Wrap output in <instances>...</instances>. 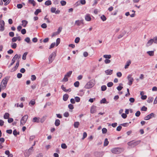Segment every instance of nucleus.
I'll list each match as a JSON object with an SVG mask.
<instances>
[{
    "label": "nucleus",
    "instance_id": "dca6fc26",
    "mask_svg": "<svg viewBox=\"0 0 157 157\" xmlns=\"http://www.w3.org/2000/svg\"><path fill=\"white\" fill-rule=\"evenodd\" d=\"M22 24L21 25L24 27L26 26L27 24L28 23V21H27L25 20H23L22 21Z\"/></svg>",
    "mask_w": 157,
    "mask_h": 157
},
{
    "label": "nucleus",
    "instance_id": "1a4fd4ad",
    "mask_svg": "<svg viewBox=\"0 0 157 157\" xmlns=\"http://www.w3.org/2000/svg\"><path fill=\"white\" fill-rule=\"evenodd\" d=\"M5 25L4 22L3 21L0 20V27L1 28L0 30L1 31H3L4 30V26Z\"/></svg>",
    "mask_w": 157,
    "mask_h": 157
},
{
    "label": "nucleus",
    "instance_id": "bb28decb",
    "mask_svg": "<svg viewBox=\"0 0 157 157\" xmlns=\"http://www.w3.org/2000/svg\"><path fill=\"white\" fill-rule=\"evenodd\" d=\"M79 125V123L78 122H75L74 123V125L75 128H78V126Z\"/></svg>",
    "mask_w": 157,
    "mask_h": 157
},
{
    "label": "nucleus",
    "instance_id": "864d4df0",
    "mask_svg": "<svg viewBox=\"0 0 157 157\" xmlns=\"http://www.w3.org/2000/svg\"><path fill=\"white\" fill-rule=\"evenodd\" d=\"M140 112L139 111H138L135 113V116L136 117H138L140 116Z\"/></svg>",
    "mask_w": 157,
    "mask_h": 157
},
{
    "label": "nucleus",
    "instance_id": "338daca9",
    "mask_svg": "<svg viewBox=\"0 0 157 157\" xmlns=\"http://www.w3.org/2000/svg\"><path fill=\"white\" fill-rule=\"evenodd\" d=\"M63 115L65 117H67L69 116V113L68 112H66L63 114Z\"/></svg>",
    "mask_w": 157,
    "mask_h": 157
},
{
    "label": "nucleus",
    "instance_id": "423d86ee",
    "mask_svg": "<svg viewBox=\"0 0 157 157\" xmlns=\"http://www.w3.org/2000/svg\"><path fill=\"white\" fill-rule=\"evenodd\" d=\"M121 151V149L119 148H115L112 149L111 151L112 153L114 154H118Z\"/></svg>",
    "mask_w": 157,
    "mask_h": 157
},
{
    "label": "nucleus",
    "instance_id": "a878e982",
    "mask_svg": "<svg viewBox=\"0 0 157 157\" xmlns=\"http://www.w3.org/2000/svg\"><path fill=\"white\" fill-rule=\"evenodd\" d=\"M147 53L150 56H153L154 55V51H149L147 52Z\"/></svg>",
    "mask_w": 157,
    "mask_h": 157
},
{
    "label": "nucleus",
    "instance_id": "4c0bfd02",
    "mask_svg": "<svg viewBox=\"0 0 157 157\" xmlns=\"http://www.w3.org/2000/svg\"><path fill=\"white\" fill-rule=\"evenodd\" d=\"M27 52H25L24 53L22 56V59L23 60H25L26 59V57L27 55Z\"/></svg>",
    "mask_w": 157,
    "mask_h": 157
},
{
    "label": "nucleus",
    "instance_id": "cd10ccee",
    "mask_svg": "<svg viewBox=\"0 0 157 157\" xmlns=\"http://www.w3.org/2000/svg\"><path fill=\"white\" fill-rule=\"evenodd\" d=\"M131 62L130 61H128L126 63V64L124 68L125 69L127 68L130 64Z\"/></svg>",
    "mask_w": 157,
    "mask_h": 157
},
{
    "label": "nucleus",
    "instance_id": "603ef678",
    "mask_svg": "<svg viewBox=\"0 0 157 157\" xmlns=\"http://www.w3.org/2000/svg\"><path fill=\"white\" fill-rule=\"evenodd\" d=\"M88 55V53L86 52H83V56L85 57H87Z\"/></svg>",
    "mask_w": 157,
    "mask_h": 157
},
{
    "label": "nucleus",
    "instance_id": "6ab92c4d",
    "mask_svg": "<svg viewBox=\"0 0 157 157\" xmlns=\"http://www.w3.org/2000/svg\"><path fill=\"white\" fill-rule=\"evenodd\" d=\"M21 55H18L17 54H16L15 55L14 57L13 58V59L14 60L16 61L17 59H19L21 57Z\"/></svg>",
    "mask_w": 157,
    "mask_h": 157
},
{
    "label": "nucleus",
    "instance_id": "ea45409f",
    "mask_svg": "<svg viewBox=\"0 0 157 157\" xmlns=\"http://www.w3.org/2000/svg\"><path fill=\"white\" fill-rule=\"evenodd\" d=\"M101 18L103 21H105L106 19V17L104 15H102L101 17Z\"/></svg>",
    "mask_w": 157,
    "mask_h": 157
},
{
    "label": "nucleus",
    "instance_id": "6e6d98bb",
    "mask_svg": "<svg viewBox=\"0 0 157 157\" xmlns=\"http://www.w3.org/2000/svg\"><path fill=\"white\" fill-rule=\"evenodd\" d=\"M129 101L131 103H133L135 101V99L134 98H130L129 99Z\"/></svg>",
    "mask_w": 157,
    "mask_h": 157
},
{
    "label": "nucleus",
    "instance_id": "aec40b11",
    "mask_svg": "<svg viewBox=\"0 0 157 157\" xmlns=\"http://www.w3.org/2000/svg\"><path fill=\"white\" fill-rule=\"evenodd\" d=\"M68 97H69V96L67 94H64L63 96V100L64 101H66L67 100V99L68 98Z\"/></svg>",
    "mask_w": 157,
    "mask_h": 157
},
{
    "label": "nucleus",
    "instance_id": "ddd939ff",
    "mask_svg": "<svg viewBox=\"0 0 157 157\" xmlns=\"http://www.w3.org/2000/svg\"><path fill=\"white\" fill-rule=\"evenodd\" d=\"M40 118L37 117H35L32 120V121L33 122L39 123L40 122Z\"/></svg>",
    "mask_w": 157,
    "mask_h": 157
},
{
    "label": "nucleus",
    "instance_id": "c9c22d12",
    "mask_svg": "<svg viewBox=\"0 0 157 157\" xmlns=\"http://www.w3.org/2000/svg\"><path fill=\"white\" fill-rule=\"evenodd\" d=\"M56 10V8L55 7H52L51 8V11L52 13H55Z\"/></svg>",
    "mask_w": 157,
    "mask_h": 157
},
{
    "label": "nucleus",
    "instance_id": "f3484780",
    "mask_svg": "<svg viewBox=\"0 0 157 157\" xmlns=\"http://www.w3.org/2000/svg\"><path fill=\"white\" fill-rule=\"evenodd\" d=\"M96 107L94 106H92L90 109V112L92 113H94L96 112Z\"/></svg>",
    "mask_w": 157,
    "mask_h": 157
},
{
    "label": "nucleus",
    "instance_id": "a211bd4d",
    "mask_svg": "<svg viewBox=\"0 0 157 157\" xmlns=\"http://www.w3.org/2000/svg\"><path fill=\"white\" fill-rule=\"evenodd\" d=\"M126 32L125 31H123L122 32V33H121V34L119 35L118 36V39H120L122 37H123L124 35L126 34Z\"/></svg>",
    "mask_w": 157,
    "mask_h": 157
},
{
    "label": "nucleus",
    "instance_id": "774afa93",
    "mask_svg": "<svg viewBox=\"0 0 157 157\" xmlns=\"http://www.w3.org/2000/svg\"><path fill=\"white\" fill-rule=\"evenodd\" d=\"M153 40H154L153 42L157 44V36L154 37Z\"/></svg>",
    "mask_w": 157,
    "mask_h": 157
},
{
    "label": "nucleus",
    "instance_id": "6e6552de",
    "mask_svg": "<svg viewBox=\"0 0 157 157\" xmlns=\"http://www.w3.org/2000/svg\"><path fill=\"white\" fill-rule=\"evenodd\" d=\"M85 19L86 21H90L92 19L91 15L88 13L86 14L85 16Z\"/></svg>",
    "mask_w": 157,
    "mask_h": 157
},
{
    "label": "nucleus",
    "instance_id": "69168bd1",
    "mask_svg": "<svg viewBox=\"0 0 157 157\" xmlns=\"http://www.w3.org/2000/svg\"><path fill=\"white\" fill-rule=\"evenodd\" d=\"M111 61L109 59H106L105 60V63L106 64H108L110 63Z\"/></svg>",
    "mask_w": 157,
    "mask_h": 157
},
{
    "label": "nucleus",
    "instance_id": "c756f323",
    "mask_svg": "<svg viewBox=\"0 0 157 157\" xmlns=\"http://www.w3.org/2000/svg\"><path fill=\"white\" fill-rule=\"evenodd\" d=\"M109 144V141H108V139L106 138L105 140L104 145L105 146H107Z\"/></svg>",
    "mask_w": 157,
    "mask_h": 157
},
{
    "label": "nucleus",
    "instance_id": "58836bf2",
    "mask_svg": "<svg viewBox=\"0 0 157 157\" xmlns=\"http://www.w3.org/2000/svg\"><path fill=\"white\" fill-rule=\"evenodd\" d=\"M11 46L13 48H15L17 47V44L15 43H12L11 44Z\"/></svg>",
    "mask_w": 157,
    "mask_h": 157
},
{
    "label": "nucleus",
    "instance_id": "393cba45",
    "mask_svg": "<svg viewBox=\"0 0 157 157\" xmlns=\"http://www.w3.org/2000/svg\"><path fill=\"white\" fill-rule=\"evenodd\" d=\"M15 106H16V107H19L21 108H23V107L24 105L22 103H21L20 104H19L17 103V104H15Z\"/></svg>",
    "mask_w": 157,
    "mask_h": 157
},
{
    "label": "nucleus",
    "instance_id": "4d7b16f0",
    "mask_svg": "<svg viewBox=\"0 0 157 157\" xmlns=\"http://www.w3.org/2000/svg\"><path fill=\"white\" fill-rule=\"evenodd\" d=\"M61 88L64 91L66 92H67V90L65 88L64 86L63 85H62L61 86Z\"/></svg>",
    "mask_w": 157,
    "mask_h": 157
},
{
    "label": "nucleus",
    "instance_id": "473e14b6",
    "mask_svg": "<svg viewBox=\"0 0 157 157\" xmlns=\"http://www.w3.org/2000/svg\"><path fill=\"white\" fill-rule=\"evenodd\" d=\"M60 42V39L59 38H58L56 40V45L57 46L59 44Z\"/></svg>",
    "mask_w": 157,
    "mask_h": 157
},
{
    "label": "nucleus",
    "instance_id": "39448f33",
    "mask_svg": "<svg viewBox=\"0 0 157 157\" xmlns=\"http://www.w3.org/2000/svg\"><path fill=\"white\" fill-rule=\"evenodd\" d=\"M127 78L128 81V85L129 86H131L134 81V79L132 77V75H128L127 77Z\"/></svg>",
    "mask_w": 157,
    "mask_h": 157
},
{
    "label": "nucleus",
    "instance_id": "c85d7f7f",
    "mask_svg": "<svg viewBox=\"0 0 157 157\" xmlns=\"http://www.w3.org/2000/svg\"><path fill=\"white\" fill-rule=\"evenodd\" d=\"M60 121L58 120L57 119L55 123V124L56 126H58L60 124Z\"/></svg>",
    "mask_w": 157,
    "mask_h": 157
},
{
    "label": "nucleus",
    "instance_id": "f8f14e48",
    "mask_svg": "<svg viewBox=\"0 0 157 157\" xmlns=\"http://www.w3.org/2000/svg\"><path fill=\"white\" fill-rule=\"evenodd\" d=\"M83 23V20H76L75 22V25L78 26H80L81 24Z\"/></svg>",
    "mask_w": 157,
    "mask_h": 157
},
{
    "label": "nucleus",
    "instance_id": "8fccbe9b",
    "mask_svg": "<svg viewBox=\"0 0 157 157\" xmlns=\"http://www.w3.org/2000/svg\"><path fill=\"white\" fill-rule=\"evenodd\" d=\"M106 89V86H101V90L102 91H105Z\"/></svg>",
    "mask_w": 157,
    "mask_h": 157
},
{
    "label": "nucleus",
    "instance_id": "a19ab883",
    "mask_svg": "<svg viewBox=\"0 0 157 157\" xmlns=\"http://www.w3.org/2000/svg\"><path fill=\"white\" fill-rule=\"evenodd\" d=\"M79 85V83L78 81H76L74 83V85L76 87H78Z\"/></svg>",
    "mask_w": 157,
    "mask_h": 157
},
{
    "label": "nucleus",
    "instance_id": "13d9d810",
    "mask_svg": "<svg viewBox=\"0 0 157 157\" xmlns=\"http://www.w3.org/2000/svg\"><path fill=\"white\" fill-rule=\"evenodd\" d=\"M139 78L141 80H143L144 78V75L143 74H141L140 75V76L139 77Z\"/></svg>",
    "mask_w": 157,
    "mask_h": 157
},
{
    "label": "nucleus",
    "instance_id": "20e7f679",
    "mask_svg": "<svg viewBox=\"0 0 157 157\" xmlns=\"http://www.w3.org/2000/svg\"><path fill=\"white\" fill-rule=\"evenodd\" d=\"M56 55V53L55 52H53L50 55L48 58V63H51L55 59Z\"/></svg>",
    "mask_w": 157,
    "mask_h": 157
},
{
    "label": "nucleus",
    "instance_id": "de8ad7c7",
    "mask_svg": "<svg viewBox=\"0 0 157 157\" xmlns=\"http://www.w3.org/2000/svg\"><path fill=\"white\" fill-rule=\"evenodd\" d=\"M35 104V101L34 100H31L29 103V104H31L32 105H33Z\"/></svg>",
    "mask_w": 157,
    "mask_h": 157
},
{
    "label": "nucleus",
    "instance_id": "9d476101",
    "mask_svg": "<svg viewBox=\"0 0 157 157\" xmlns=\"http://www.w3.org/2000/svg\"><path fill=\"white\" fill-rule=\"evenodd\" d=\"M19 60H17L15 66L11 70V72H13L16 70L19 65Z\"/></svg>",
    "mask_w": 157,
    "mask_h": 157
},
{
    "label": "nucleus",
    "instance_id": "79ce46f5",
    "mask_svg": "<svg viewBox=\"0 0 157 157\" xmlns=\"http://www.w3.org/2000/svg\"><path fill=\"white\" fill-rule=\"evenodd\" d=\"M102 131L103 134H105L107 132V130L105 128H103L102 129Z\"/></svg>",
    "mask_w": 157,
    "mask_h": 157
},
{
    "label": "nucleus",
    "instance_id": "412c9836",
    "mask_svg": "<svg viewBox=\"0 0 157 157\" xmlns=\"http://www.w3.org/2000/svg\"><path fill=\"white\" fill-rule=\"evenodd\" d=\"M29 2L30 4H32L33 6L36 5V2L34 0H29Z\"/></svg>",
    "mask_w": 157,
    "mask_h": 157
},
{
    "label": "nucleus",
    "instance_id": "9b49d317",
    "mask_svg": "<svg viewBox=\"0 0 157 157\" xmlns=\"http://www.w3.org/2000/svg\"><path fill=\"white\" fill-rule=\"evenodd\" d=\"M140 141L138 140L135 142H132L129 143L128 144L129 145L136 146L139 144L140 143Z\"/></svg>",
    "mask_w": 157,
    "mask_h": 157
},
{
    "label": "nucleus",
    "instance_id": "e2e57ef3",
    "mask_svg": "<svg viewBox=\"0 0 157 157\" xmlns=\"http://www.w3.org/2000/svg\"><path fill=\"white\" fill-rule=\"evenodd\" d=\"M17 7L18 9H21L23 7V6L21 4H19L17 5Z\"/></svg>",
    "mask_w": 157,
    "mask_h": 157
},
{
    "label": "nucleus",
    "instance_id": "2f4dec72",
    "mask_svg": "<svg viewBox=\"0 0 157 157\" xmlns=\"http://www.w3.org/2000/svg\"><path fill=\"white\" fill-rule=\"evenodd\" d=\"M41 12L40 9H37L34 12V14L35 15H37L39 13Z\"/></svg>",
    "mask_w": 157,
    "mask_h": 157
},
{
    "label": "nucleus",
    "instance_id": "5701e85b",
    "mask_svg": "<svg viewBox=\"0 0 157 157\" xmlns=\"http://www.w3.org/2000/svg\"><path fill=\"white\" fill-rule=\"evenodd\" d=\"M10 114L8 113H6L4 115V118L5 119H8L9 117Z\"/></svg>",
    "mask_w": 157,
    "mask_h": 157
},
{
    "label": "nucleus",
    "instance_id": "680f3d73",
    "mask_svg": "<svg viewBox=\"0 0 157 157\" xmlns=\"http://www.w3.org/2000/svg\"><path fill=\"white\" fill-rule=\"evenodd\" d=\"M121 125L124 127H127L129 125V124L127 123H125L121 124Z\"/></svg>",
    "mask_w": 157,
    "mask_h": 157
},
{
    "label": "nucleus",
    "instance_id": "2eb2a0df",
    "mask_svg": "<svg viewBox=\"0 0 157 157\" xmlns=\"http://www.w3.org/2000/svg\"><path fill=\"white\" fill-rule=\"evenodd\" d=\"M153 39H151L149 40L146 44V46H149L151 45L153 42Z\"/></svg>",
    "mask_w": 157,
    "mask_h": 157
},
{
    "label": "nucleus",
    "instance_id": "a18cd8bd",
    "mask_svg": "<svg viewBox=\"0 0 157 157\" xmlns=\"http://www.w3.org/2000/svg\"><path fill=\"white\" fill-rule=\"evenodd\" d=\"M153 98H149L147 101L148 103H150L151 102L153 101Z\"/></svg>",
    "mask_w": 157,
    "mask_h": 157
},
{
    "label": "nucleus",
    "instance_id": "4be33fe9",
    "mask_svg": "<svg viewBox=\"0 0 157 157\" xmlns=\"http://www.w3.org/2000/svg\"><path fill=\"white\" fill-rule=\"evenodd\" d=\"M72 73V71H70L67 72L66 74L65 75L68 78H69L71 75Z\"/></svg>",
    "mask_w": 157,
    "mask_h": 157
},
{
    "label": "nucleus",
    "instance_id": "72a5a7b5",
    "mask_svg": "<svg viewBox=\"0 0 157 157\" xmlns=\"http://www.w3.org/2000/svg\"><path fill=\"white\" fill-rule=\"evenodd\" d=\"M75 101L77 102H78L80 101V99L79 97H76L75 98Z\"/></svg>",
    "mask_w": 157,
    "mask_h": 157
},
{
    "label": "nucleus",
    "instance_id": "e433bc0d",
    "mask_svg": "<svg viewBox=\"0 0 157 157\" xmlns=\"http://www.w3.org/2000/svg\"><path fill=\"white\" fill-rule=\"evenodd\" d=\"M68 81V78L65 75L64 78L62 80V82H67Z\"/></svg>",
    "mask_w": 157,
    "mask_h": 157
},
{
    "label": "nucleus",
    "instance_id": "052dcab7",
    "mask_svg": "<svg viewBox=\"0 0 157 157\" xmlns=\"http://www.w3.org/2000/svg\"><path fill=\"white\" fill-rule=\"evenodd\" d=\"M80 40V38L79 37H77L75 38V42L76 43H78Z\"/></svg>",
    "mask_w": 157,
    "mask_h": 157
},
{
    "label": "nucleus",
    "instance_id": "f257e3e1",
    "mask_svg": "<svg viewBox=\"0 0 157 157\" xmlns=\"http://www.w3.org/2000/svg\"><path fill=\"white\" fill-rule=\"evenodd\" d=\"M8 81V79L6 78H4L1 82L0 86V92L2 90H4L6 87L7 83Z\"/></svg>",
    "mask_w": 157,
    "mask_h": 157
},
{
    "label": "nucleus",
    "instance_id": "37998d69",
    "mask_svg": "<svg viewBox=\"0 0 157 157\" xmlns=\"http://www.w3.org/2000/svg\"><path fill=\"white\" fill-rule=\"evenodd\" d=\"M61 147L63 149H66L67 146L65 144H62L61 145Z\"/></svg>",
    "mask_w": 157,
    "mask_h": 157
},
{
    "label": "nucleus",
    "instance_id": "bf43d9fd",
    "mask_svg": "<svg viewBox=\"0 0 157 157\" xmlns=\"http://www.w3.org/2000/svg\"><path fill=\"white\" fill-rule=\"evenodd\" d=\"M113 85V83L112 82H109L107 83V86L109 87H111Z\"/></svg>",
    "mask_w": 157,
    "mask_h": 157
},
{
    "label": "nucleus",
    "instance_id": "09e8293b",
    "mask_svg": "<svg viewBox=\"0 0 157 157\" xmlns=\"http://www.w3.org/2000/svg\"><path fill=\"white\" fill-rule=\"evenodd\" d=\"M56 45V43L55 42L52 43L50 45L49 48L51 49L54 47V46Z\"/></svg>",
    "mask_w": 157,
    "mask_h": 157
},
{
    "label": "nucleus",
    "instance_id": "f704fd0d",
    "mask_svg": "<svg viewBox=\"0 0 157 157\" xmlns=\"http://www.w3.org/2000/svg\"><path fill=\"white\" fill-rule=\"evenodd\" d=\"M60 3L62 6H64L66 5V2L64 0H62L60 2Z\"/></svg>",
    "mask_w": 157,
    "mask_h": 157
},
{
    "label": "nucleus",
    "instance_id": "7c9ffc66",
    "mask_svg": "<svg viewBox=\"0 0 157 157\" xmlns=\"http://www.w3.org/2000/svg\"><path fill=\"white\" fill-rule=\"evenodd\" d=\"M103 57L105 59H110L111 56L110 55H103Z\"/></svg>",
    "mask_w": 157,
    "mask_h": 157
},
{
    "label": "nucleus",
    "instance_id": "0eeeda50",
    "mask_svg": "<svg viewBox=\"0 0 157 157\" xmlns=\"http://www.w3.org/2000/svg\"><path fill=\"white\" fill-rule=\"evenodd\" d=\"M154 117H155L154 114L153 113H151L145 117L144 118V119L145 120H147Z\"/></svg>",
    "mask_w": 157,
    "mask_h": 157
},
{
    "label": "nucleus",
    "instance_id": "5fc2aeb1",
    "mask_svg": "<svg viewBox=\"0 0 157 157\" xmlns=\"http://www.w3.org/2000/svg\"><path fill=\"white\" fill-rule=\"evenodd\" d=\"M68 107L70 109H74L73 105L71 104H70L68 105Z\"/></svg>",
    "mask_w": 157,
    "mask_h": 157
},
{
    "label": "nucleus",
    "instance_id": "f03ea898",
    "mask_svg": "<svg viewBox=\"0 0 157 157\" xmlns=\"http://www.w3.org/2000/svg\"><path fill=\"white\" fill-rule=\"evenodd\" d=\"M28 117L29 116L27 115H25L22 117L20 121L21 126H22L25 124Z\"/></svg>",
    "mask_w": 157,
    "mask_h": 157
},
{
    "label": "nucleus",
    "instance_id": "0e129e2a",
    "mask_svg": "<svg viewBox=\"0 0 157 157\" xmlns=\"http://www.w3.org/2000/svg\"><path fill=\"white\" fill-rule=\"evenodd\" d=\"M122 117L124 119L126 118L127 117V115L125 113H123L121 115Z\"/></svg>",
    "mask_w": 157,
    "mask_h": 157
},
{
    "label": "nucleus",
    "instance_id": "49530a36",
    "mask_svg": "<svg viewBox=\"0 0 157 157\" xmlns=\"http://www.w3.org/2000/svg\"><path fill=\"white\" fill-rule=\"evenodd\" d=\"M41 26L43 29H45L47 27V25L46 24L43 23L41 25Z\"/></svg>",
    "mask_w": 157,
    "mask_h": 157
},
{
    "label": "nucleus",
    "instance_id": "4468645a",
    "mask_svg": "<svg viewBox=\"0 0 157 157\" xmlns=\"http://www.w3.org/2000/svg\"><path fill=\"white\" fill-rule=\"evenodd\" d=\"M106 74L107 75H111L113 73V70H107L105 71Z\"/></svg>",
    "mask_w": 157,
    "mask_h": 157
},
{
    "label": "nucleus",
    "instance_id": "c03bdc74",
    "mask_svg": "<svg viewBox=\"0 0 157 157\" xmlns=\"http://www.w3.org/2000/svg\"><path fill=\"white\" fill-rule=\"evenodd\" d=\"M36 79V77L35 75H32L31 76V79L32 81H34Z\"/></svg>",
    "mask_w": 157,
    "mask_h": 157
},
{
    "label": "nucleus",
    "instance_id": "7ed1b4c3",
    "mask_svg": "<svg viewBox=\"0 0 157 157\" xmlns=\"http://www.w3.org/2000/svg\"><path fill=\"white\" fill-rule=\"evenodd\" d=\"M94 85V83L93 81H91L88 82L85 86L86 89H89L92 87Z\"/></svg>",
    "mask_w": 157,
    "mask_h": 157
},
{
    "label": "nucleus",
    "instance_id": "b1692460",
    "mask_svg": "<svg viewBox=\"0 0 157 157\" xmlns=\"http://www.w3.org/2000/svg\"><path fill=\"white\" fill-rule=\"evenodd\" d=\"M45 4L46 6H49L52 4V2L50 0H48L45 2Z\"/></svg>",
    "mask_w": 157,
    "mask_h": 157
},
{
    "label": "nucleus",
    "instance_id": "3c124183",
    "mask_svg": "<svg viewBox=\"0 0 157 157\" xmlns=\"http://www.w3.org/2000/svg\"><path fill=\"white\" fill-rule=\"evenodd\" d=\"M106 100L105 98L102 99L100 101L101 103H106Z\"/></svg>",
    "mask_w": 157,
    "mask_h": 157
}]
</instances>
